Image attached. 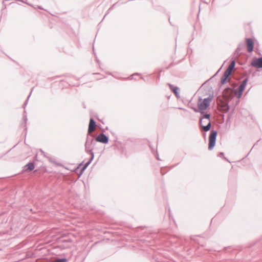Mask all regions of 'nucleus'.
Returning <instances> with one entry per match:
<instances>
[{
    "label": "nucleus",
    "instance_id": "nucleus-1",
    "mask_svg": "<svg viewBox=\"0 0 262 262\" xmlns=\"http://www.w3.org/2000/svg\"><path fill=\"white\" fill-rule=\"evenodd\" d=\"M213 97V95H210L208 97L204 99L200 97L198 102V108L194 106L191 107V108L196 113L199 112V111H205L209 107Z\"/></svg>",
    "mask_w": 262,
    "mask_h": 262
},
{
    "label": "nucleus",
    "instance_id": "nucleus-2",
    "mask_svg": "<svg viewBox=\"0 0 262 262\" xmlns=\"http://www.w3.org/2000/svg\"><path fill=\"white\" fill-rule=\"evenodd\" d=\"M217 132L215 130H211L209 136L208 149L212 150L215 145Z\"/></svg>",
    "mask_w": 262,
    "mask_h": 262
},
{
    "label": "nucleus",
    "instance_id": "nucleus-3",
    "mask_svg": "<svg viewBox=\"0 0 262 262\" xmlns=\"http://www.w3.org/2000/svg\"><path fill=\"white\" fill-rule=\"evenodd\" d=\"M249 80V77L245 78L241 82L239 86L237 88L235 92V95L237 98H241L244 91L245 89L246 85Z\"/></svg>",
    "mask_w": 262,
    "mask_h": 262
},
{
    "label": "nucleus",
    "instance_id": "nucleus-4",
    "mask_svg": "<svg viewBox=\"0 0 262 262\" xmlns=\"http://www.w3.org/2000/svg\"><path fill=\"white\" fill-rule=\"evenodd\" d=\"M95 143V141H94L93 137L91 136V137H89V136H88L85 143V149L86 152L90 153V150H91V151H93V148L91 147V146L94 145Z\"/></svg>",
    "mask_w": 262,
    "mask_h": 262
},
{
    "label": "nucleus",
    "instance_id": "nucleus-5",
    "mask_svg": "<svg viewBox=\"0 0 262 262\" xmlns=\"http://www.w3.org/2000/svg\"><path fill=\"white\" fill-rule=\"evenodd\" d=\"M91 155V157L84 164V165L80 168V172L79 174V177H80L83 172L84 171V170L86 169V168L88 167V166L90 164V163L92 162V161L93 160L94 158V154L93 151H91V150H90V153H89Z\"/></svg>",
    "mask_w": 262,
    "mask_h": 262
},
{
    "label": "nucleus",
    "instance_id": "nucleus-6",
    "mask_svg": "<svg viewBox=\"0 0 262 262\" xmlns=\"http://www.w3.org/2000/svg\"><path fill=\"white\" fill-rule=\"evenodd\" d=\"M251 65L257 69H262V56L258 58H254Z\"/></svg>",
    "mask_w": 262,
    "mask_h": 262
},
{
    "label": "nucleus",
    "instance_id": "nucleus-7",
    "mask_svg": "<svg viewBox=\"0 0 262 262\" xmlns=\"http://www.w3.org/2000/svg\"><path fill=\"white\" fill-rule=\"evenodd\" d=\"M109 141L108 137L103 133H101L97 136L96 138V141L99 142L103 144L108 143Z\"/></svg>",
    "mask_w": 262,
    "mask_h": 262
},
{
    "label": "nucleus",
    "instance_id": "nucleus-8",
    "mask_svg": "<svg viewBox=\"0 0 262 262\" xmlns=\"http://www.w3.org/2000/svg\"><path fill=\"white\" fill-rule=\"evenodd\" d=\"M245 41L248 52L250 53H252L254 46L253 40L251 38H247L246 39Z\"/></svg>",
    "mask_w": 262,
    "mask_h": 262
},
{
    "label": "nucleus",
    "instance_id": "nucleus-9",
    "mask_svg": "<svg viewBox=\"0 0 262 262\" xmlns=\"http://www.w3.org/2000/svg\"><path fill=\"white\" fill-rule=\"evenodd\" d=\"M203 118H200L199 119V125L201 129H203L205 132H208L211 127V123L210 121L206 125H203L202 124Z\"/></svg>",
    "mask_w": 262,
    "mask_h": 262
},
{
    "label": "nucleus",
    "instance_id": "nucleus-10",
    "mask_svg": "<svg viewBox=\"0 0 262 262\" xmlns=\"http://www.w3.org/2000/svg\"><path fill=\"white\" fill-rule=\"evenodd\" d=\"M168 85L170 90L175 95L176 97L177 98H179L180 97V89L179 88V87H178L177 86H174L172 84H170V83H168Z\"/></svg>",
    "mask_w": 262,
    "mask_h": 262
},
{
    "label": "nucleus",
    "instance_id": "nucleus-11",
    "mask_svg": "<svg viewBox=\"0 0 262 262\" xmlns=\"http://www.w3.org/2000/svg\"><path fill=\"white\" fill-rule=\"evenodd\" d=\"M96 126V122L94 119L91 117L90 119L89 127H88V133L90 134L92 132L94 129L95 126Z\"/></svg>",
    "mask_w": 262,
    "mask_h": 262
},
{
    "label": "nucleus",
    "instance_id": "nucleus-12",
    "mask_svg": "<svg viewBox=\"0 0 262 262\" xmlns=\"http://www.w3.org/2000/svg\"><path fill=\"white\" fill-rule=\"evenodd\" d=\"M35 168V164L34 162H30L27 164L24 167V171L30 172L32 171Z\"/></svg>",
    "mask_w": 262,
    "mask_h": 262
},
{
    "label": "nucleus",
    "instance_id": "nucleus-13",
    "mask_svg": "<svg viewBox=\"0 0 262 262\" xmlns=\"http://www.w3.org/2000/svg\"><path fill=\"white\" fill-rule=\"evenodd\" d=\"M199 112L200 113L201 115L202 116V117H201V118H203V119H208L210 121L211 118L210 114L205 112V111H199Z\"/></svg>",
    "mask_w": 262,
    "mask_h": 262
},
{
    "label": "nucleus",
    "instance_id": "nucleus-14",
    "mask_svg": "<svg viewBox=\"0 0 262 262\" xmlns=\"http://www.w3.org/2000/svg\"><path fill=\"white\" fill-rule=\"evenodd\" d=\"M24 116H23V120H24V122H23L21 124V126H24L25 127V129L26 130H27V126H26V123H27V115H26V111L25 110L24 111Z\"/></svg>",
    "mask_w": 262,
    "mask_h": 262
},
{
    "label": "nucleus",
    "instance_id": "nucleus-15",
    "mask_svg": "<svg viewBox=\"0 0 262 262\" xmlns=\"http://www.w3.org/2000/svg\"><path fill=\"white\" fill-rule=\"evenodd\" d=\"M244 47V45L242 44V43H239L237 48L236 49L235 52H234V54H240V51L243 49V48Z\"/></svg>",
    "mask_w": 262,
    "mask_h": 262
},
{
    "label": "nucleus",
    "instance_id": "nucleus-16",
    "mask_svg": "<svg viewBox=\"0 0 262 262\" xmlns=\"http://www.w3.org/2000/svg\"><path fill=\"white\" fill-rule=\"evenodd\" d=\"M235 60H233L230 63V65L228 67L227 69L230 71H232V70L235 68Z\"/></svg>",
    "mask_w": 262,
    "mask_h": 262
},
{
    "label": "nucleus",
    "instance_id": "nucleus-17",
    "mask_svg": "<svg viewBox=\"0 0 262 262\" xmlns=\"http://www.w3.org/2000/svg\"><path fill=\"white\" fill-rule=\"evenodd\" d=\"M228 79V77H227L225 75H223L221 79V84L224 85V84H226L227 82Z\"/></svg>",
    "mask_w": 262,
    "mask_h": 262
},
{
    "label": "nucleus",
    "instance_id": "nucleus-18",
    "mask_svg": "<svg viewBox=\"0 0 262 262\" xmlns=\"http://www.w3.org/2000/svg\"><path fill=\"white\" fill-rule=\"evenodd\" d=\"M232 72L228 70L227 69L225 70L224 72L223 75H225L227 77L229 78V77L231 75Z\"/></svg>",
    "mask_w": 262,
    "mask_h": 262
},
{
    "label": "nucleus",
    "instance_id": "nucleus-19",
    "mask_svg": "<svg viewBox=\"0 0 262 262\" xmlns=\"http://www.w3.org/2000/svg\"><path fill=\"white\" fill-rule=\"evenodd\" d=\"M232 72L228 70L227 69L225 70L224 72L223 75H225L227 77L229 78V77L231 75Z\"/></svg>",
    "mask_w": 262,
    "mask_h": 262
},
{
    "label": "nucleus",
    "instance_id": "nucleus-20",
    "mask_svg": "<svg viewBox=\"0 0 262 262\" xmlns=\"http://www.w3.org/2000/svg\"><path fill=\"white\" fill-rule=\"evenodd\" d=\"M33 88H32L31 91V92H30V93L29 95L28 96L27 100L25 101V103H24V105H23V108H24V109L25 108V107H26V105H27L28 101V100H29V97H30V95H31V94L32 91H33Z\"/></svg>",
    "mask_w": 262,
    "mask_h": 262
},
{
    "label": "nucleus",
    "instance_id": "nucleus-21",
    "mask_svg": "<svg viewBox=\"0 0 262 262\" xmlns=\"http://www.w3.org/2000/svg\"><path fill=\"white\" fill-rule=\"evenodd\" d=\"M55 262H67V259L66 258H58Z\"/></svg>",
    "mask_w": 262,
    "mask_h": 262
},
{
    "label": "nucleus",
    "instance_id": "nucleus-22",
    "mask_svg": "<svg viewBox=\"0 0 262 262\" xmlns=\"http://www.w3.org/2000/svg\"><path fill=\"white\" fill-rule=\"evenodd\" d=\"M119 2H117L113 4L111 7H110L108 9V11H110L111 10L113 9L115 7V6L118 4Z\"/></svg>",
    "mask_w": 262,
    "mask_h": 262
},
{
    "label": "nucleus",
    "instance_id": "nucleus-23",
    "mask_svg": "<svg viewBox=\"0 0 262 262\" xmlns=\"http://www.w3.org/2000/svg\"><path fill=\"white\" fill-rule=\"evenodd\" d=\"M224 156V153L223 152H221L219 154L218 157L220 158L223 157Z\"/></svg>",
    "mask_w": 262,
    "mask_h": 262
},
{
    "label": "nucleus",
    "instance_id": "nucleus-24",
    "mask_svg": "<svg viewBox=\"0 0 262 262\" xmlns=\"http://www.w3.org/2000/svg\"><path fill=\"white\" fill-rule=\"evenodd\" d=\"M140 75V74H139V73H135V74H133V75L131 76V77H131V78H130L129 79H132L133 78V77L134 76H135V75Z\"/></svg>",
    "mask_w": 262,
    "mask_h": 262
},
{
    "label": "nucleus",
    "instance_id": "nucleus-25",
    "mask_svg": "<svg viewBox=\"0 0 262 262\" xmlns=\"http://www.w3.org/2000/svg\"><path fill=\"white\" fill-rule=\"evenodd\" d=\"M191 100H190L189 102V103H188V106L189 107L191 108V107L193 106V105H192V104L191 103Z\"/></svg>",
    "mask_w": 262,
    "mask_h": 262
},
{
    "label": "nucleus",
    "instance_id": "nucleus-26",
    "mask_svg": "<svg viewBox=\"0 0 262 262\" xmlns=\"http://www.w3.org/2000/svg\"><path fill=\"white\" fill-rule=\"evenodd\" d=\"M223 67V66L221 67ZM221 68H220V69L217 71V72L215 74V75L213 77L215 76L220 72V71L221 70Z\"/></svg>",
    "mask_w": 262,
    "mask_h": 262
},
{
    "label": "nucleus",
    "instance_id": "nucleus-27",
    "mask_svg": "<svg viewBox=\"0 0 262 262\" xmlns=\"http://www.w3.org/2000/svg\"><path fill=\"white\" fill-rule=\"evenodd\" d=\"M227 111H228L229 110V108H230V106H229L228 104H227Z\"/></svg>",
    "mask_w": 262,
    "mask_h": 262
},
{
    "label": "nucleus",
    "instance_id": "nucleus-28",
    "mask_svg": "<svg viewBox=\"0 0 262 262\" xmlns=\"http://www.w3.org/2000/svg\"><path fill=\"white\" fill-rule=\"evenodd\" d=\"M37 8H38V9H41V10H42V9H43V8H42L41 6H38V7H37Z\"/></svg>",
    "mask_w": 262,
    "mask_h": 262
},
{
    "label": "nucleus",
    "instance_id": "nucleus-29",
    "mask_svg": "<svg viewBox=\"0 0 262 262\" xmlns=\"http://www.w3.org/2000/svg\"><path fill=\"white\" fill-rule=\"evenodd\" d=\"M157 159H158V160H160L159 157V155H158V154H157Z\"/></svg>",
    "mask_w": 262,
    "mask_h": 262
},
{
    "label": "nucleus",
    "instance_id": "nucleus-30",
    "mask_svg": "<svg viewBox=\"0 0 262 262\" xmlns=\"http://www.w3.org/2000/svg\"><path fill=\"white\" fill-rule=\"evenodd\" d=\"M224 159L225 160H226V161H228V159H226L225 157H224Z\"/></svg>",
    "mask_w": 262,
    "mask_h": 262
},
{
    "label": "nucleus",
    "instance_id": "nucleus-31",
    "mask_svg": "<svg viewBox=\"0 0 262 262\" xmlns=\"http://www.w3.org/2000/svg\"><path fill=\"white\" fill-rule=\"evenodd\" d=\"M227 90H229V89H230V87H229V86H228V87H227Z\"/></svg>",
    "mask_w": 262,
    "mask_h": 262
},
{
    "label": "nucleus",
    "instance_id": "nucleus-32",
    "mask_svg": "<svg viewBox=\"0 0 262 262\" xmlns=\"http://www.w3.org/2000/svg\"><path fill=\"white\" fill-rule=\"evenodd\" d=\"M180 109L185 111V110L184 108H180Z\"/></svg>",
    "mask_w": 262,
    "mask_h": 262
},
{
    "label": "nucleus",
    "instance_id": "nucleus-33",
    "mask_svg": "<svg viewBox=\"0 0 262 262\" xmlns=\"http://www.w3.org/2000/svg\"><path fill=\"white\" fill-rule=\"evenodd\" d=\"M249 154H250L249 152L248 153V154L247 155L246 157H247L249 155Z\"/></svg>",
    "mask_w": 262,
    "mask_h": 262
},
{
    "label": "nucleus",
    "instance_id": "nucleus-34",
    "mask_svg": "<svg viewBox=\"0 0 262 262\" xmlns=\"http://www.w3.org/2000/svg\"><path fill=\"white\" fill-rule=\"evenodd\" d=\"M93 52H94V47L93 48Z\"/></svg>",
    "mask_w": 262,
    "mask_h": 262
}]
</instances>
